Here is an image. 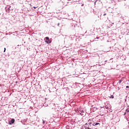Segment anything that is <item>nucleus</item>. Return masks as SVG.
I'll list each match as a JSON object with an SVG mask.
<instances>
[{"mask_svg": "<svg viewBox=\"0 0 129 129\" xmlns=\"http://www.w3.org/2000/svg\"><path fill=\"white\" fill-rule=\"evenodd\" d=\"M79 114L82 116H85V115H86V111H85V110H81L79 111Z\"/></svg>", "mask_w": 129, "mask_h": 129, "instance_id": "1", "label": "nucleus"}, {"mask_svg": "<svg viewBox=\"0 0 129 129\" xmlns=\"http://www.w3.org/2000/svg\"><path fill=\"white\" fill-rule=\"evenodd\" d=\"M82 129H92L87 124H85L82 126Z\"/></svg>", "mask_w": 129, "mask_h": 129, "instance_id": "2", "label": "nucleus"}, {"mask_svg": "<svg viewBox=\"0 0 129 129\" xmlns=\"http://www.w3.org/2000/svg\"><path fill=\"white\" fill-rule=\"evenodd\" d=\"M45 39V43H47V44H51V40H50V38H49L48 37H46Z\"/></svg>", "mask_w": 129, "mask_h": 129, "instance_id": "3", "label": "nucleus"}, {"mask_svg": "<svg viewBox=\"0 0 129 129\" xmlns=\"http://www.w3.org/2000/svg\"><path fill=\"white\" fill-rule=\"evenodd\" d=\"M86 124H87L88 125L89 124H93V120L92 119H89L87 123H86Z\"/></svg>", "mask_w": 129, "mask_h": 129, "instance_id": "4", "label": "nucleus"}, {"mask_svg": "<svg viewBox=\"0 0 129 129\" xmlns=\"http://www.w3.org/2000/svg\"><path fill=\"white\" fill-rule=\"evenodd\" d=\"M8 122L9 124L12 125L15 123V119L14 118H12L11 120H9Z\"/></svg>", "mask_w": 129, "mask_h": 129, "instance_id": "5", "label": "nucleus"}, {"mask_svg": "<svg viewBox=\"0 0 129 129\" xmlns=\"http://www.w3.org/2000/svg\"><path fill=\"white\" fill-rule=\"evenodd\" d=\"M92 125L93 126H95V125H97L98 127H99V126H100V123H97V122H95L94 121H93V123Z\"/></svg>", "mask_w": 129, "mask_h": 129, "instance_id": "6", "label": "nucleus"}, {"mask_svg": "<svg viewBox=\"0 0 129 129\" xmlns=\"http://www.w3.org/2000/svg\"><path fill=\"white\" fill-rule=\"evenodd\" d=\"M11 8V6H8V7H7V8H6V12H7V13H10V8Z\"/></svg>", "mask_w": 129, "mask_h": 129, "instance_id": "7", "label": "nucleus"}, {"mask_svg": "<svg viewBox=\"0 0 129 129\" xmlns=\"http://www.w3.org/2000/svg\"><path fill=\"white\" fill-rule=\"evenodd\" d=\"M93 111H96L97 110V107H94L92 108Z\"/></svg>", "mask_w": 129, "mask_h": 129, "instance_id": "8", "label": "nucleus"}, {"mask_svg": "<svg viewBox=\"0 0 129 129\" xmlns=\"http://www.w3.org/2000/svg\"><path fill=\"white\" fill-rule=\"evenodd\" d=\"M125 112L127 113V114H128L129 113V108H127L125 110Z\"/></svg>", "mask_w": 129, "mask_h": 129, "instance_id": "9", "label": "nucleus"}, {"mask_svg": "<svg viewBox=\"0 0 129 129\" xmlns=\"http://www.w3.org/2000/svg\"><path fill=\"white\" fill-rule=\"evenodd\" d=\"M88 125L91 128H92V127H93V125H92V124H89V125Z\"/></svg>", "mask_w": 129, "mask_h": 129, "instance_id": "10", "label": "nucleus"}, {"mask_svg": "<svg viewBox=\"0 0 129 129\" xmlns=\"http://www.w3.org/2000/svg\"><path fill=\"white\" fill-rule=\"evenodd\" d=\"M19 63H20V64H21V63H23V64H24V63H25V61H24V60H20L19 61Z\"/></svg>", "mask_w": 129, "mask_h": 129, "instance_id": "11", "label": "nucleus"}, {"mask_svg": "<svg viewBox=\"0 0 129 129\" xmlns=\"http://www.w3.org/2000/svg\"><path fill=\"white\" fill-rule=\"evenodd\" d=\"M121 82H122V79H121L119 81V82H118L119 84H120L121 83Z\"/></svg>", "mask_w": 129, "mask_h": 129, "instance_id": "12", "label": "nucleus"}, {"mask_svg": "<svg viewBox=\"0 0 129 129\" xmlns=\"http://www.w3.org/2000/svg\"><path fill=\"white\" fill-rule=\"evenodd\" d=\"M109 98H112V99H113V98H114V96L113 95H111V96L109 97Z\"/></svg>", "mask_w": 129, "mask_h": 129, "instance_id": "13", "label": "nucleus"}, {"mask_svg": "<svg viewBox=\"0 0 129 129\" xmlns=\"http://www.w3.org/2000/svg\"><path fill=\"white\" fill-rule=\"evenodd\" d=\"M6 50H7V49L6 48H4V52H6Z\"/></svg>", "mask_w": 129, "mask_h": 129, "instance_id": "14", "label": "nucleus"}, {"mask_svg": "<svg viewBox=\"0 0 129 129\" xmlns=\"http://www.w3.org/2000/svg\"><path fill=\"white\" fill-rule=\"evenodd\" d=\"M43 124H45V121L43 120Z\"/></svg>", "mask_w": 129, "mask_h": 129, "instance_id": "15", "label": "nucleus"}, {"mask_svg": "<svg viewBox=\"0 0 129 129\" xmlns=\"http://www.w3.org/2000/svg\"><path fill=\"white\" fill-rule=\"evenodd\" d=\"M68 1H71V0H68ZM74 2H77V0H73Z\"/></svg>", "mask_w": 129, "mask_h": 129, "instance_id": "16", "label": "nucleus"}, {"mask_svg": "<svg viewBox=\"0 0 129 129\" xmlns=\"http://www.w3.org/2000/svg\"><path fill=\"white\" fill-rule=\"evenodd\" d=\"M127 113V112H124V115H125V114H126Z\"/></svg>", "mask_w": 129, "mask_h": 129, "instance_id": "17", "label": "nucleus"}, {"mask_svg": "<svg viewBox=\"0 0 129 129\" xmlns=\"http://www.w3.org/2000/svg\"><path fill=\"white\" fill-rule=\"evenodd\" d=\"M126 88H129V86H126Z\"/></svg>", "mask_w": 129, "mask_h": 129, "instance_id": "18", "label": "nucleus"}, {"mask_svg": "<svg viewBox=\"0 0 129 129\" xmlns=\"http://www.w3.org/2000/svg\"><path fill=\"white\" fill-rule=\"evenodd\" d=\"M82 7H84V4H82Z\"/></svg>", "mask_w": 129, "mask_h": 129, "instance_id": "19", "label": "nucleus"}, {"mask_svg": "<svg viewBox=\"0 0 129 129\" xmlns=\"http://www.w3.org/2000/svg\"><path fill=\"white\" fill-rule=\"evenodd\" d=\"M53 106H55V104H52Z\"/></svg>", "mask_w": 129, "mask_h": 129, "instance_id": "20", "label": "nucleus"}, {"mask_svg": "<svg viewBox=\"0 0 129 129\" xmlns=\"http://www.w3.org/2000/svg\"><path fill=\"white\" fill-rule=\"evenodd\" d=\"M103 16H106V14H103Z\"/></svg>", "mask_w": 129, "mask_h": 129, "instance_id": "21", "label": "nucleus"}, {"mask_svg": "<svg viewBox=\"0 0 129 129\" xmlns=\"http://www.w3.org/2000/svg\"><path fill=\"white\" fill-rule=\"evenodd\" d=\"M59 25H60V23H58V24H57L58 27H59Z\"/></svg>", "mask_w": 129, "mask_h": 129, "instance_id": "22", "label": "nucleus"}, {"mask_svg": "<svg viewBox=\"0 0 129 129\" xmlns=\"http://www.w3.org/2000/svg\"><path fill=\"white\" fill-rule=\"evenodd\" d=\"M33 8H34V9H37V7H34Z\"/></svg>", "mask_w": 129, "mask_h": 129, "instance_id": "23", "label": "nucleus"}, {"mask_svg": "<svg viewBox=\"0 0 129 129\" xmlns=\"http://www.w3.org/2000/svg\"><path fill=\"white\" fill-rule=\"evenodd\" d=\"M107 109H108V107H106Z\"/></svg>", "mask_w": 129, "mask_h": 129, "instance_id": "24", "label": "nucleus"}, {"mask_svg": "<svg viewBox=\"0 0 129 129\" xmlns=\"http://www.w3.org/2000/svg\"><path fill=\"white\" fill-rule=\"evenodd\" d=\"M125 101H126V99H125Z\"/></svg>", "mask_w": 129, "mask_h": 129, "instance_id": "25", "label": "nucleus"}, {"mask_svg": "<svg viewBox=\"0 0 129 129\" xmlns=\"http://www.w3.org/2000/svg\"><path fill=\"white\" fill-rule=\"evenodd\" d=\"M49 91H50V92H51V91H50V90H49Z\"/></svg>", "mask_w": 129, "mask_h": 129, "instance_id": "26", "label": "nucleus"}]
</instances>
